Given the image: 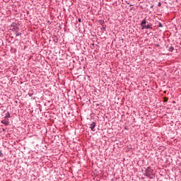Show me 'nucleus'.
<instances>
[{
  "instance_id": "f257e3e1",
  "label": "nucleus",
  "mask_w": 181,
  "mask_h": 181,
  "mask_svg": "<svg viewBox=\"0 0 181 181\" xmlns=\"http://www.w3.org/2000/svg\"><path fill=\"white\" fill-rule=\"evenodd\" d=\"M141 26L142 29H152V23L146 21V18H145L141 23Z\"/></svg>"
},
{
  "instance_id": "f03ea898",
  "label": "nucleus",
  "mask_w": 181,
  "mask_h": 181,
  "mask_svg": "<svg viewBox=\"0 0 181 181\" xmlns=\"http://www.w3.org/2000/svg\"><path fill=\"white\" fill-rule=\"evenodd\" d=\"M144 176H146L148 179H153V170L151 167L147 168L145 170Z\"/></svg>"
},
{
  "instance_id": "7ed1b4c3",
  "label": "nucleus",
  "mask_w": 181,
  "mask_h": 181,
  "mask_svg": "<svg viewBox=\"0 0 181 181\" xmlns=\"http://www.w3.org/2000/svg\"><path fill=\"white\" fill-rule=\"evenodd\" d=\"M11 28L10 30H11V32H18V30H19V27H18V24L16 23H12V24L10 25Z\"/></svg>"
},
{
  "instance_id": "20e7f679",
  "label": "nucleus",
  "mask_w": 181,
  "mask_h": 181,
  "mask_svg": "<svg viewBox=\"0 0 181 181\" xmlns=\"http://www.w3.org/2000/svg\"><path fill=\"white\" fill-rule=\"evenodd\" d=\"M1 124H4V125H6V127H8L9 125V120L8 119H4L1 121Z\"/></svg>"
},
{
  "instance_id": "39448f33",
  "label": "nucleus",
  "mask_w": 181,
  "mask_h": 181,
  "mask_svg": "<svg viewBox=\"0 0 181 181\" xmlns=\"http://www.w3.org/2000/svg\"><path fill=\"white\" fill-rule=\"evenodd\" d=\"M95 125H97V124L95 123V122H93L92 124H90V129H91L92 131H94V128H95Z\"/></svg>"
},
{
  "instance_id": "423d86ee",
  "label": "nucleus",
  "mask_w": 181,
  "mask_h": 181,
  "mask_svg": "<svg viewBox=\"0 0 181 181\" xmlns=\"http://www.w3.org/2000/svg\"><path fill=\"white\" fill-rule=\"evenodd\" d=\"M5 119H8V118H11V114H9V112H8L5 117H4Z\"/></svg>"
},
{
  "instance_id": "0eeeda50",
  "label": "nucleus",
  "mask_w": 181,
  "mask_h": 181,
  "mask_svg": "<svg viewBox=\"0 0 181 181\" xmlns=\"http://www.w3.org/2000/svg\"><path fill=\"white\" fill-rule=\"evenodd\" d=\"M168 50L169 52H173V50H175V47H173V46H171L169 47Z\"/></svg>"
},
{
  "instance_id": "6e6552de",
  "label": "nucleus",
  "mask_w": 181,
  "mask_h": 181,
  "mask_svg": "<svg viewBox=\"0 0 181 181\" xmlns=\"http://www.w3.org/2000/svg\"><path fill=\"white\" fill-rule=\"evenodd\" d=\"M158 28H163V25L162 24V23H158Z\"/></svg>"
},
{
  "instance_id": "1a4fd4ad",
  "label": "nucleus",
  "mask_w": 181,
  "mask_h": 181,
  "mask_svg": "<svg viewBox=\"0 0 181 181\" xmlns=\"http://www.w3.org/2000/svg\"><path fill=\"white\" fill-rule=\"evenodd\" d=\"M21 35H22V33L16 32V37L21 36Z\"/></svg>"
},
{
  "instance_id": "9d476101",
  "label": "nucleus",
  "mask_w": 181,
  "mask_h": 181,
  "mask_svg": "<svg viewBox=\"0 0 181 181\" xmlns=\"http://www.w3.org/2000/svg\"><path fill=\"white\" fill-rule=\"evenodd\" d=\"M4 156V153H2V151H0V157L2 158Z\"/></svg>"
},
{
  "instance_id": "9b49d317",
  "label": "nucleus",
  "mask_w": 181,
  "mask_h": 181,
  "mask_svg": "<svg viewBox=\"0 0 181 181\" xmlns=\"http://www.w3.org/2000/svg\"><path fill=\"white\" fill-rule=\"evenodd\" d=\"M102 28H103V30H105V26L102 25Z\"/></svg>"
},
{
  "instance_id": "f8f14e48",
  "label": "nucleus",
  "mask_w": 181,
  "mask_h": 181,
  "mask_svg": "<svg viewBox=\"0 0 181 181\" xmlns=\"http://www.w3.org/2000/svg\"><path fill=\"white\" fill-rule=\"evenodd\" d=\"M78 21L79 23H81V18H78Z\"/></svg>"
},
{
  "instance_id": "ddd939ff",
  "label": "nucleus",
  "mask_w": 181,
  "mask_h": 181,
  "mask_svg": "<svg viewBox=\"0 0 181 181\" xmlns=\"http://www.w3.org/2000/svg\"><path fill=\"white\" fill-rule=\"evenodd\" d=\"M99 23H104V21H100Z\"/></svg>"
},
{
  "instance_id": "4468645a",
  "label": "nucleus",
  "mask_w": 181,
  "mask_h": 181,
  "mask_svg": "<svg viewBox=\"0 0 181 181\" xmlns=\"http://www.w3.org/2000/svg\"><path fill=\"white\" fill-rule=\"evenodd\" d=\"M162 4L160 2L158 3V6H161Z\"/></svg>"
},
{
  "instance_id": "2eb2a0df",
  "label": "nucleus",
  "mask_w": 181,
  "mask_h": 181,
  "mask_svg": "<svg viewBox=\"0 0 181 181\" xmlns=\"http://www.w3.org/2000/svg\"><path fill=\"white\" fill-rule=\"evenodd\" d=\"M28 95H29L30 97H32V95H33V94L29 93Z\"/></svg>"
},
{
  "instance_id": "dca6fc26",
  "label": "nucleus",
  "mask_w": 181,
  "mask_h": 181,
  "mask_svg": "<svg viewBox=\"0 0 181 181\" xmlns=\"http://www.w3.org/2000/svg\"><path fill=\"white\" fill-rule=\"evenodd\" d=\"M2 131L5 132L6 129L4 128L2 129Z\"/></svg>"
},
{
  "instance_id": "f3484780",
  "label": "nucleus",
  "mask_w": 181,
  "mask_h": 181,
  "mask_svg": "<svg viewBox=\"0 0 181 181\" xmlns=\"http://www.w3.org/2000/svg\"><path fill=\"white\" fill-rule=\"evenodd\" d=\"M166 101H168V99H165V103H166Z\"/></svg>"
},
{
  "instance_id": "a211bd4d",
  "label": "nucleus",
  "mask_w": 181,
  "mask_h": 181,
  "mask_svg": "<svg viewBox=\"0 0 181 181\" xmlns=\"http://www.w3.org/2000/svg\"><path fill=\"white\" fill-rule=\"evenodd\" d=\"M156 46H157V47H159V45H157Z\"/></svg>"
}]
</instances>
